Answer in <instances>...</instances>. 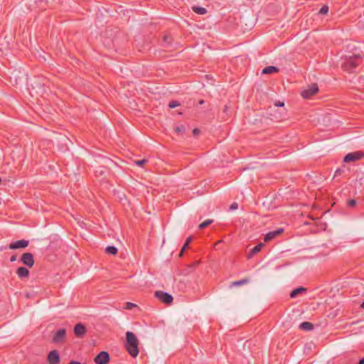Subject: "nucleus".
Wrapping results in <instances>:
<instances>
[{
  "instance_id": "f257e3e1",
  "label": "nucleus",
  "mask_w": 364,
  "mask_h": 364,
  "mask_svg": "<svg viewBox=\"0 0 364 364\" xmlns=\"http://www.w3.org/2000/svg\"><path fill=\"white\" fill-rule=\"evenodd\" d=\"M363 57L360 55L346 56L341 67L344 71L353 73L356 71L357 68L363 63Z\"/></svg>"
},
{
  "instance_id": "f03ea898",
  "label": "nucleus",
  "mask_w": 364,
  "mask_h": 364,
  "mask_svg": "<svg viewBox=\"0 0 364 364\" xmlns=\"http://www.w3.org/2000/svg\"><path fill=\"white\" fill-rule=\"evenodd\" d=\"M139 341L136 336L131 331L126 333L125 348L129 355L136 358L139 354Z\"/></svg>"
},
{
  "instance_id": "7ed1b4c3",
  "label": "nucleus",
  "mask_w": 364,
  "mask_h": 364,
  "mask_svg": "<svg viewBox=\"0 0 364 364\" xmlns=\"http://www.w3.org/2000/svg\"><path fill=\"white\" fill-rule=\"evenodd\" d=\"M318 91V87L316 84L309 85L306 89L301 91V96L305 99H309L314 96Z\"/></svg>"
},
{
  "instance_id": "20e7f679",
  "label": "nucleus",
  "mask_w": 364,
  "mask_h": 364,
  "mask_svg": "<svg viewBox=\"0 0 364 364\" xmlns=\"http://www.w3.org/2000/svg\"><path fill=\"white\" fill-rule=\"evenodd\" d=\"M154 295L159 300L166 304H172L173 300V296L171 294L162 291H155Z\"/></svg>"
},
{
  "instance_id": "39448f33",
  "label": "nucleus",
  "mask_w": 364,
  "mask_h": 364,
  "mask_svg": "<svg viewBox=\"0 0 364 364\" xmlns=\"http://www.w3.org/2000/svg\"><path fill=\"white\" fill-rule=\"evenodd\" d=\"M110 360V356L107 351H101L94 358L96 364H107Z\"/></svg>"
},
{
  "instance_id": "423d86ee",
  "label": "nucleus",
  "mask_w": 364,
  "mask_h": 364,
  "mask_svg": "<svg viewBox=\"0 0 364 364\" xmlns=\"http://www.w3.org/2000/svg\"><path fill=\"white\" fill-rule=\"evenodd\" d=\"M363 156L364 154L362 151H358L355 152H351L346 155L343 161L346 163L350 161H356L362 159Z\"/></svg>"
},
{
  "instance_id": "0eeeda50",
  "label": "nucleus",
  "mask_w": 364,
  "mask_h": 364,
  "mask_svg": "<svg viewBox=\"0 0 364 364\" xmlns=\"http://www.w3.org/2000/svg\"><path fill=\"white\" fill-rule=\"evenodd\" d=\"M21 262L23 264L32 267L35 263L33 255L30 252H25L21 255Z\"/></svg>"
},
{
  "instance_id": "6e6552de",
  "label": "nucleus",
  "mask_w": 364,
  "mask_h": 364,
  "mask_svg": "<svg viewBox=\"0 0 364 364\" xmlns=\"http://www.w3.org/2000/svg\"><path fill=\"white\" fill-rule=\"evenodd\" d=\"M48 364H59L60 361V355L58 350H51L47 357Z\"/></svg>"
},
{
  "instance_id": "1a4fd4ad",
  "label": "nucleus",
  "mask_w": 364,
  "mask_h": 364,
  "mask_svg": "<svg viewBox=\"0 0 364 364\" xmlns=\"http://www.w3.org/2000/svg\"><path fill=\"white\" fill-rule=\"evenodd\" d=\"M66 331L65 328L58 329L53 337V342L55 343H59L62 342L65 338Z\"/></svg>"
},
{
  "instance_id": "9d476101",
  "label": "nucleus",
  "mask_w": 364,
  "mask_h": 364,
  "mask_svg": "<svg viewBox=\"0 0 364 364\" xmlns=\"http://www.w3.org/2000/svg\"><path fill=\"white\" fill-rule=\"evenodd\" d=\"M28 240H20L15 242H11L9 247L11 250L21 249L25 248L28 245Z\"/></svg>"
},
{
  "instance_id": "9b49d317",
  "label": "nucleus",
  "mask_w": 364,
  "mask_h": 364,
  "mask_svg": "<svg viewBox=\"0 0 364 364\" xmlns=\"http://www.w3.org/2000/svg\"><path fill=\"white\" fill-rule=\"evenodd\" d=\"M284 232V230L282 228H278L274 231H270L268 233H267L264 236V240L265 242H269L274 239L276 237L279 236Z\"/></svg>"
},
{
  "instance_id": "f8f14e48",
  "label": "nucleus",
  "mask_w": 364,
  "mask_h": 364,
  "mask_svg": "<svg viewBox=\"0 0 364 364\" xmlns=\"http://www.w3.org/2000/svg\"><path fill=\"white\" fill-rule=\"evenodd\" d=\"M73 331L77 338H82L86 333V328L82 323H79L75 326Z\"/></svg>"
},
{
  "instance_id": "ddd939ff",
  "label": "nucleus",
  "mask_w": 364,
  "mask_h": 364,
  "mask_svg": "<svg viewBox=\"0 0 364 364\" xmlns=\"http://www.w3.org/2000/svg\"><path fill=\"white\" fill-rule=\"evenodd\" d=\"M264 246V245L262 242H260L258 245H257L255 247L250 250V252L248 253L247 258L250 259L255 255L259 252Z\"/></svg>"
},
{
  "instance_id": "4468645a",
  "label": "nucleus",
  "mask_w": 364,
  "mask_h": 364,
  "mask_svg": "<svg viewBox=\"0 0 364 364\" xmlns=\"http://www.w3.org/2000/svg\"><path fill=\"white\" fill-rule=\"evenodd\" d=\"M16 274L19 278H27L29 275V270L24 267H20L16 270Z\"/></svg>"
},
{
  "instance_id": "2eb2a0df",
  "label": "nucleus",
  "mask_w": 364,
  "mask_h": 364,
  "mask_svg": "<svg viewBox=\"0 0 364 364\" xmlns=\"http://www.w3.org/2000/svg\"><path fill=\"white\" fill-rule=\"evenodd\" d=\"M314 324L309 321H304L300 323L299 325V329L306 331H310L314 329Z\"/></svg>"
},
{
  "instance_id": "dca6fc26",
  "label": "nucleus",
  "mask_w": 364,
  "mask_h": 364,
  "mask_svg": "<svg viewBox=\"0 0 364 364\" xmlns=\"http://www.w3.org/2000/svg\"><path fill=\"white\" fill-rule=\"evenodd\" d=\"M278 70H279V69L277 67L269 65V66L264 68L262 70V74H272V73L278 72Z\"/></svg>"
},
{
  "instance_id": "f3484780",
  "label": "nucleus",
  "mask_w": 364,
  "mask_h": 364,
  "mask_svg": "<svg viewBox=\"0 0 364 364\" xmlns=\"http://www.w3.org/2000/svg\"><path fill=\"white\" fill-rule=\"evenodd\" d=\"M306 291V289L304 288V287H299V288H296L295 289H294L291 293H290V297L291 298H295L299 294L301 293V292H304Z\"/></svg>"
},
{
  "instance_id": "a211bd4d",
  "label": "nucleus",
  "mask_w": 364,
  "mask_h": 364,
  "mask_svg": "<svg viewBox=\"0 0 364 364\" xmlns=\"http://www.w3.org/2000/svg\"><path fill=\"white\" fill-rule=\"evenodd\" d=\"M192 9L194 12H196L198 14L203 15L207 13L206 9L200 6H193Z\"/></svg>"
},
{
  "instance_id": "6ab92c4d",
  "label": "nucleus",
  "mask_w": 364,
  "mask_h": 364,
  "mask_svg": "<svg viewBox=\"0 0 364 364\" xmlns=\"http://www.w3.org/2000/svg\"><path fill=\"white\" fill-rule=\"evenodd\" d=\"M192 241V237L190 236L188 237L186 240V242L184 243L183 246L181 248V250L180 252V254H179V256L181 257L184 252V251L186 250V249L188 247V245L189 243Z\"/></svg>"
},
{
  "instance_id": "aec40b11",
  "label": "nucleus",
  "mask_w": 364,
  "mask_h": 364,
  "mask_svg": "<svg viewBox=\"0 0 364 364\" xmlns=\"http://www.w3.org/2000/svg\"><path fill=\"white\" fill-rule=\"evenodd\" d=\"M107 254L115 255L117 253V249L114 246H108L105 249Z\"/></svg>"
},
{
  "instance_id": "412c9836",
  "label": "nucleus",
  "mask_w": 364,
  "mask_h": 364,
  "mask_svg": "<svg viewBox=\"0 0 364 364\" xmlns=\"http://www.w3.org/2000/svg\"><path fill=\"white\" fill-rule=\"evenodd\" d=\"M248 282H249V280L247 279H241L239 281L233 282L232 283L231 286H235V287L241 286V285L247 284Z\"/></svg>"
},
{
  "instance_id": "4be33fe9",
  "label": "nucleus",
  "mask_w": 364,
  "mask_h": 364,
  "mask_svg": "<svg viewBox=\"0 0 364 364\" xmlns=\"http://www.w3.org/2000/svg\"><path fill=\"white\" fill-rule=\"evenodd\" d=\"M171 37L170 36H168V35H164V46L167 48L171 44Z\"/></svg>"
},
{
  "instance_id": "5701e85b",
  "label": "nucleus",
  "mask_w": 364,
  "mask_h": 364,
  "mask_svg": "<svg viewBox=\"0 0 364 364\" xmlns=\"http://www.w3.org/2000/svg\"><path fill=\"white\" fill-rule=\"evenodd\" d=\"M212 223H213L212 220H206L204 222H203L202 223H200L199 225L198 228H199V229H203V228H206L207 226H208Z\"/></svg>"
},
{
  "instance_id": "b1692460",
  "label": "nucleus",
  "mask_w": 364,
  "mask_h": 364,
  "mask_svg": "<svg viewBox=\"0 0 364 364\" xmlns=\"http://www.w3.org/2000/svg\"><path fill=\"white\" fill-rule=\"evenodd\" d=\"M328 12V6L323 5L319 10L318 14L321 15L326 14Z\"/></svg>"
},
{
  "instance_id": "393cba45",
  "label": "nucleus",
  "mask_w": 364,
  "mask_h": 364,
  "mask_svg": "<svg viewBox=\"0 0 364 364\" xmlns=\"http://www.w3.org/2000/svg\"><path fill=\"white\" fill-rule=\"evenodd\" d=\"M174 130L177 133H181L185 131V127L183 125H179L175 127Z\"/></svg>"
},
{
  "instance_id": "a878e982",
  "label": "nucleus",
  "mask_w": 364,
  "mask_h": 364,
  "mask_svg": "<svg viewBox=\"0 0 364 364\" xmlns=\"http://www.w3.org/2000/svg\"><path fill=\"white\" fill-rule=\"evenodd\" d=\"M179 105V103L177 101H171L169 102L168 107L170 108H175Z\"/></svg>"
},
{
  "instance_id": "bb28decb",
  "label": "nucleus",
  "mask_w": 364,
  "mask_h": 364,
  "mask_svg": "<svg viewBox=\"0 0 364 364\" xmlns=\"http://www.w3.org/2000/svg\"><path fill=\"white\" fill-rule=\"evenodd\" d=\"M347 204L349 207H354L356 205V200L354 199H350L348 200Z\"/></svg>"
},
{
  "instance_id": "cd10ccee",
  "label": "nucleus",
  "mask_w": 364,
  "mask_h": 364,
  "mask_svg": "<svg viewBox=\"0 0 364 364\" xmlns=\"http://www.w3.org/2000/svg\"><path fill=\"white\" fill-rule=\"evenodd\" d=\"M135 306H136V305L135 304H133L131 302H127L125 309H132L133 307H135Z\"/></svg>"
},
{
  "instance_id": "c85d7f7f",
  "label": "nucleus",
  "mask_w": 364,
  "mask_h": 364,
  "mask_svg": "<svg viewBox=\"0 0 364 364\" xmlns=\"http://www.w3.org/2000/svg\"><path fill=\"white\" fill-rule=\"evenodd\" d=\"M358 25L359 28L364 29V17L358 21Z\"/></svg>"
},
{
  "instance_id": "c756f323",
  "label": "nucleus",
  "mask_w": 364,
  "mask_h": 364,
  "mask_svg": "<svg viewBox=\"0 0 364 364\" xmlns=\"http://www.w3.org/2000/svg\"><path fill=\"white\" fill-rule=\"evenodd\" d=\"M147 161L146 159H142V160H139V161H135V164L138 166H142L143 164H144Z\"/></svg>"
},
{
  "instance_id": "7c9ffc66",
  "label": "nucleus",
  "mask_w": 364,
  "mask_h": 364,
  "mask_svg": "<svg viewBox=\"0 0 364 364\" xmlns=\"http://www.w3.org/2000/svg\"><path fill=\"white\" fill-rule=\"evenodd\" d=\"M237 208H238V204L237 203H233L230 207V210H236V209H237Z\"/></svg>"
},
{
  "instance_id": "2f4dec72",
  "label": "nucleus",
  "mask_w": 364,
  "mask_h": 364,
  "mask_svg": "<svg viewBox=\"0 0 364 364\" xmlns=\"http://www.w3.org/2000/svg\"><path fill=\"white\" fill-rule=\"evenodd\" d=\"M343 172L342 170L341 169H337L335 172V175H334V177L336 176H340L341 174V173Z\"/></svg>"
},
{
  "instance_id": "473e14b6",
  "label": "nucleus",
  "mask_w": 364,
  "mask_h": 364,
  "mask_svg": "<svg viewBox=\"0 0 364 364\" xmlns=\"http://www.w3.org/2000/svg\"><path fill=\"white\" fill-rule=\"evenodd\" d=\"M16 258H17L16 255H12V256L11 257V258H10V261H11V262H15V261L16 260Z\"/></svg>"
},
{
  "instance_id": "72a5a7b5",
  "label": "nucleus",
  "mask_w": 364,
  "mask_h": 364,
  "mask_svg": "<svg viewBox=\"0 0 364 364\" xmlns=\"http://www.w3.org/2000/svg\"><path fill=\"white\" fill-rule=\"evenodd\" d=\"M275 105L277 106V107H282L284 105V102H278V103H275Z\"/></svg>"
},
{
  "instance_id": "f704fd0d",
  "label": "nucleus",
  "mask_w": 364,
  "mask_h": 364,
  "mask_svg": "<svg viewBox=\"0 0 364 364\" xmlns=\"http://www.w3.org/2000/svg\"><path fill=\"white\" fill-rule=\"evenodd\" d=\"M68 364H81V363L76 360H71Z\"/></svg>"
},
{
  "instance_id": "c9c22d12",
  "label": "nucleus",
  "mask_w": 364,
  "mask_h": 364,
  "mask_svg": "<svg viewBox=\"0 0 364 364\" xmlns=\"http://www.w3.org/2000/svg\"><path fill=\"white\" fill-rule=\"evenodd\" d=\"M228 109H229L228 106L225 105L224 107V109H223V112L227 113L228 111Z\"/></svg>"
},
{
  "instance_id": "e433bc0d",
  "label": "nucleus",
  "mask_w": 364,
  "mask_h": 364,
  "mask_svg": "<svg viewBox=\"0 0 364 364\" xmlns=\"http://www.w3.org/2000/svg\"><path fill=\"white\" fill-rule=\"evenodd\" d=\"M199 132V130L198 129H193V134H197Z\"/></svg>"
},
{
  "instance_id": "4c0bfd02",
  "label": "nucleus",
  "mask_w": 364,
  "mask_h": 364,
  "mask_svg": "<svg viewBox=\"0 0 364 364\" xmlns=\"http://www.w3.org/2000/svg\"><path fill=\"white\" fill-rule=\"evenodd\" d=\"M358 364H364V358H361V359L359 360Z\"/></svg>"
},
{
  "instance_id": "58836bf2",
  "label": "nucleus",
  "mask_w": 364,
  "mask_h": 364,
  "mask_svg": "<svg viewBox=\"0 0 364 364\" xmlns=\"http://www.w3.org/2000/svg\"><path fill=\"white\" fill-rule=\"evenodd\" d=\"M203 103H204V100H200L199 101V104H200V105H203Z\"/></svg>"
},
{
  "instance_id": "ea45409f",
  "label": "nucleus",
  "mask_w": 364,
  "mask_h": 364,
  "mask_svg": "<svg viewBox=\"0 0 364 364\" xmlns=\"http://www.w3.org/2000/svg\"><path fill=\"white\" fill-rule=\"evenodd\" d=\"M360 306L364 309V301H363V303L361 304Z\"/></svg>"
}]
</instances>
